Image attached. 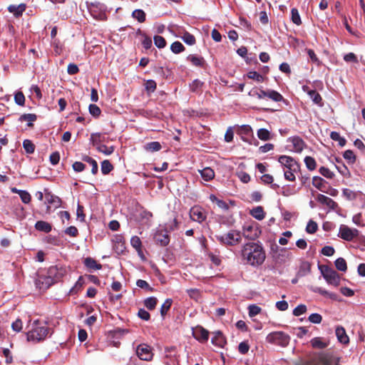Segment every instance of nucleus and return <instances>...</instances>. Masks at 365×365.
Segmentation results:
<instances>
[{"instance_id": "27", "label": "nucleus", "mask_w": 365, "mask_h": 365, "mask_svg": "<svg viewBox=\"0 0 365 365\" xmlns=\"http://www.w3.org/2000/svg\"><path fill=\"white\" fill-rule=\"evenodd\" d=\"M155 239L162 246H165L169 243V237L167 234H163L162 232H159L155 235Z\"/></svg>"}, {"instance_id": "12", "label": "nucleus", "mask_w": 365, "mask_h": 365, "mask_svg": "<svg viewBox=\"0 0 365 365\" xmlns=\"http://www.w3.org/2000/svg\"><path fill=\"white\" fill-rule=\"evenodd\" d=\"M190 217L193 221L200 223L205 220L206 213L202 207L195 206L190 210Z\"/></svg>"}, {"instance_id": "64", "label": "nucleus", "mask_w": 365, "mask_h": 365, "mask_svg": "<svg viewBox=\"0 0 365 365\" xmlns=\"http://www.w3.org/2000/svg\"><path fill=\"white\" fill-rule=\"evenodd\" d=\"M249 349H250V346L247 342L242 341V342L240 343V344L238 346V350H239L240 353H241L242 354H245L248 352Z\"/></svg>"}, {"instance_id": "1", "label": "nucleus", "mask_w": 365, "mask_h": 365, "mask_svg": "<svg viewBox=\"0 0 365 365\" xmlns=\"http://www.w3.org/2000/svg\"><path fill=\"white\" fill-rule=\"evenodd\" d=\"M242 262L252 267L261 265L265 260L266 254L261 245L257 242L245 244L240 252Z\"/></svg>"}, {"instance_id": "32", "label": "nucleus", "mask_w": 365, "mask_h": 365, "mask_svg": "<svg viewBox=\"0 0 365 365\" xmlns=\"http://www.w3.org/2000/svg\"><path fill=\"white\" fill-rule=\"evenodd\" d=\"M210 199L212 202H215L220 208L224 210H228V205L225 201L218 199L215 195H211L210 196Z\"/></svg>"}, {"instance_id": "7", "label": "nucleus", "mask_w": 365, "mask_h": 365, "mask_svg": "<svg viewBox=\"0 0 365 365\" xmlns=\"http://www.w3.org/2000/svg\"><path fill=\"white\" fill-rule=\"evenodd\" d=\"M359 230L355 228H350L346 225H341L338 236L346 241H352L358 237Z\"/></svg>"}, {"instance_id": "26", "label": "nucleus", "mask_w": 365, "mask_h": 365, "mask_svg": "<svg viewBox=\"0 0 365 365\" xmlns=\"http://www.w3.org/2000/svg\"><path fill=\"white\" fill-rule=\"evenodd\" d=\"M25 5L20 4L19 6L11 5L9 6L8 9L11 13H13L15 16H19L22 14V13L25 10Z\"/></svg>"}, {"instance_id": "58", "label": "nucleus", "mask_w": 365, "mask_h": 365, "mask_svg": "<svg viewBox=\"0 0 365 365\" xmlns=\"http://www.w3.org/2000/svg\"><path fill=\"white\" fill-rule=\"evenodd\" d=\"M188 59L192 62V63L196 66H202L203 64V58H199L195 56H190Z\"/></svg>"}, {"instance_id": "55", "label": "nucleus", "mask_w": 365, "mask_h": 365, "mask_svg": "<svg viewBox=\"0 0 365 365\" xmlns=\"http://www.w3.org/2000/svg\"><path fill=\"white\" fill-rule=\"evenodd\" d=\"M307 311V307L304 304H299L293 310V314L296 317H299Z\"/></svg>"}, {"instance_id": "24", "label": "nucleus", "mask_w": 365, "mask_h": 365, "mask_svg": "<svg viewBox=\"0 0 365 365\" xmlns=\"http://www.w3.org/2000/svg\"><path fill=\"white\" fill-rule=\"evenodd\" d=\"M252 216L258 220H262L264 218L265 213L262 207L258 206L253 208L250 212Z\"/></svg>"}, {"instance_id": "48", "label": "nucleus", "mask_w": 365, "mask_h": 365, "mask_svg": "<svg viewBox=\"0 0 365 365\" xmlns=\"http://www.w3.org/2000/svg\"><path fill=\"white\" fill-rule=\"evenodd\" d=\"M154 43L159 48H163L166 46L165 39L161 36H154Z\"/></svg>"}, {"instance_id": "28", "label": "nucleus", "mask_w": 365, "mask_h": 365, "mask_svg": "<svg viewBox=\"0 0 365 365\" xmlns=\"http://www.w3.org/2000/svg\"><path fill=\"white\" fill-rule=\"evenodd\" d=\"M36 120V115L33 113L24 114L20 116L19 120L28 122V126L31 127L33 125V122Z\"/></svg>"}, {"instance_id": "59", "label": "nucleus", "mask_w": 365, "mask_h": 365, "mask_svg": "<svg viewBox=\"0 0 365 365\" xmlns=\"http://www.w3.org/2000/svg\"><path fill=\"white\" fill-rule=\"evenodd\" d=\"M89 112L94 117H98L101 114V109L95 104L89 106Z\"/></svg>"}, {"instance_id": "43", "label": "nucleus", "mask_w": 365, "mask_h": 365, "mask_svg": "<svg viewBox=\"0 0 365 365\" xmlns=\"http://www.w3.org/2000/svg\"><path fill=\"white\" fill-rule=\"evenodd\" d=\"M132 16L134 19H136L139 22H143L145 20V14L143 10L136 9L135 10Z\"/></svg>"}, {"instance_id": "14", "label": "nucleus", "mask_w": 365, "mask_h": 365, "mask_svg": "<svg viewBox=\"0 0 365 365\" xmlns=\"http://www.w3.org/2000/svg\"><path fill=\"white\" fill-rule=\"evenodd\" d=\"M53 283V279L50 277L40 276L36 280V285L40 289H48Z\"/></svg>"}, {"instance_id": "61", "label": "nucleus", "mask_w": 365, "mask_h": 365, "mask_svg": "<svg viewBox=\"0 0 365 365\" xmlns=\"http://www.w3.org/2000/svg\"><path fill=\"white\" fill-rule=\"evenodd\" d=\"M335 252V250L333 247L331 246H325L322 250V254L327 256L331 257L332 256Z\"/></svg>"}, {"instance_id": "30", "label": "nucleus", "mask_w": 365, "mask_h": 365, "mask_svg": "<svg viewBox=\"0 0 365 365\" xmlns=\"http://www.w3.org/2000/svg\"><path fill=\"white\" fill-rule=\"evenodd\" d=\"M308 94L310 97V98L312 100V101L319 106H322V98L319 93H317L314 90H312L308 91Z\"/></svg>"}, {"instance_id": "22", "label": "nucleus", "mask_w": 365, "mask_h": 365, "mask_svg": "<svg viewBox=\"0 0 365 365\" xmlns=\"http://www.w3.org/2000/svg\"><path fill=\"white\" fill-rule=\"evenodd\" d=\"M35 228L38 231H41L46 233L50 232L52 230L51 224L42 220L36 222L35 224Z\"/></svg>"}, {"instance_id": "44", "label": "nucleus", "mask_w": 365, "mask_h": 365, "mask_svg": "<svg viewBox=\"0 0 365 365\" xmlns=\"http://www.w3.org/2000/svg\"><path fill=\"white\" fill-rule=\"evenodd\" d=\"M14 101L15 103L21 106H24L25 104V96L21 91H17L14 95Z\"/></svg>"}, {"instance_id": "53", "label": "nucleus", "mask_w": 365, "mask_h": 365, "mask_svg": "<svg viewBox=\"0 0 365 365\" xmlns=\"http://www.w3.org/2000/svg\"><path fill=\"white\" fill-rule=\"evenodd\" d=\"M145 88L147 92L153 93L156 89V83L153 80H148L145 82Z\"/></svg>"}, {"instance_id": "37", "label": "nucleus", "mask_w": 365, "mask_h": 365, "mask_svg": "<svg viewBox=\"0 0 365 365\" xmlns=\"http://www.w3.org/2000/svg\"><path fill=\"white\" fill-rule=\"evenodd\" d=\"M173 304V300L171 299H167L164 303L162 304L160 308V314L162 317H164L167 312L170 309V307Z\"/></svg>"}, {"instance_id": "11", "label": "nucleus", "mask_w": 365, "mask_h": 365, "mask_svg": "<svg viewBox=\"0 0 365 365\" xmlns=\"http://www.w3.org/2000/svg\"><path fill=\"white\" fill-rule=\"evenodd\" d=\"M46 202L45 203L47 205L46 207V212L50 213L51 208L56 209L61 206V199L53 195H51V193L48 192L45 195Z\"/></svg>"}, {"instance_id": "47", "label": "nucleus", "mask_w": 365, "mask_h": 365, "mask_svg": "<svg viewBox=\"0 0 365 365\" xmlns=\"http://www.w3.org/2000/svg\"><path fill=\"white\" fill-rule=\"evenodd\" d=\"M247 77L250 79H253L257 82H263L264 77L258 73L257 71H250L247 73Z\"/></svg>"}, {"instance_id": "4", "label": "nucleus", "mask_w": 365, "mask_h": 365, "mask_svg": "<svg viewBox=\"0 0 365 365\" xmlns=\"http://www.w3.org/2000/svg\"><path fill=\"white\" fill-rule=\"evenodd\" d=\"M266 341L277 346L286 347L289 344L290 336L283 331H273L267 336Z\"/></svg>"}, {"instance_id": "42", "label": "nucleus", "mask_w": 365, "mask_h": 365, "mask_svg": "<svg viewBox=\"0 0 365 365\" xmlns=\"http://www.w3.org/2000/svg\"><path fill=\"white\" fill-rule=\"evenodd\" d=\"M324 182L325 180L322 179L321 177L314 176L312 178V185L320 190H322V187H324Z\"/></svg>"}, {"instance_id": "16", "label": "nucleus", "mask_w": 365, "mask_h": 365, "mask_svg": "<svg viewBox=\"0 0 365 365\" xmlns=\"http://www.w3.org/2000/svg\"><path fill=\"white\" fill-rule=\"evenodd\" d=\"M214 336L212 338V343L215 346L220 348H223L226 344V339L220 331H215L213 333Z\"/></svg>"}, {"instance_id": "2", "label": "nucleus", "mask_w": 365, "mask_h": 365, "mask_svg": "<svg viewBox=\"0 0 365 365\" xmlns=\"http://www.w3.org/2000/svg\"><path fill=\"white\" fill-rule=\"evenodd\" d=\"M51 329L46 322H41L35 320L32 324V328L26 334L27 340L34 342H39L46 339L50 334Z\"/></svg>"}, {"instance_id": "5", "label": "nucleus", "mask_w": 365, "mask_h": 365, "mask_svg": "<svg viewBox=\"0 0 365 365\" xmlns=\"http://www.w3.org/2000/svg\"><path fill=\"white\" fill-rule=\"evenodd\" d=\"M248 95L252 97H257L259 99L267 97L275 102H280L283 100V96L276 91L274 90H251Z\"/></svg>"}, {"instance_id": "33", "label": "nucleus", "mask_w": 365, "mask_h": 365, "mask_svg": "<svg viewBox=\"0 0 365 365\" xmlns=\"http://www.w3.org/2000/svg\"><path fill=\"white\" fill-rule=\"evenodd\" d=\"M113 170V165L108 160H104L101 163V172L103 175H108Z\"/></svg>"}, {"instance_id": "56", "label": "nucleus", "mask_w": 365, "mask_h": 365, "mask_svg": "<svg viewBox=\"0 0 365 365\" xmlns=\"http://www.w3.org/2000/svg\"><path fill=\"white\" fill-rule=\"evenodd\" d=\"M136 284L138 287L145 289L149 292L153 291V289L149 285V284L143 279H138L136 282Z\"/></svg>"}, {"instance_id": "8", "label": "nucleus", "mask_w": 365, "mask_h": 365, "mask_svg": "<svg viewBox=\"0 0 365 365\" xmlns=\"http://www.w3.org/2000/svg\"><path fill=\"white\" fill-rule=\"evenodd\" d=\"M136 354L143 361H151L153 356L151 347L146 344H139L136 348Z\"/></svg>"}, {"instance_id": "25", "label": "nucleus", "mask_w": 365, "mask_h": 365, "mask_svg": "<svg viewBox=\"0 0 365 365\" xmlns=\"http://www.w3.org/2000/svg\"><path fill=\"white\" fill-rule=\"evenodd\" d=\"M200 174L203 180L210 181L215 177V172L210 168H205L200 170Z\"/></svg>"}, {"instance_id": "23", "label": "nucleus", "mask_w": 365, "mask_h": 365, "mask_svg": "<svg viewBox=\"0 0 365 365\" xmlns=\"http://www.w3.org/2000/svg\"><path fill=\"white\" fill-rule=\"evenodd\" d=\"M84 264L87 268L92 270L100 269L102 267L101 264L91 257H86L84 259Z\"/></svg>"}, {"instance_id": "54", "label": "nucleus", "mask_w": 365, "mask_h": 365, "mask_svg": "<svg viewBox=\"0 0 365 365\" xmlns=\"http://www.w3.org/2000/svg\"><path fill=\"white\" fill-rule=\"evenodd\" d=\"M297 170H289V169H284V178L287 180H289V181H294L295 178H296L294 173L297 172Z\"/></svg>"}, {"instance_id": "10", "label": "nucleus", "mask_w": 365, "mask_h": 365, "mask_svg": "<svg viewBox=\"0 0 365 365\" xmlns=\"http://www.w3.org/2000/svg\"><path fill=\"white\" fill-rule=\"evenodd\" d=\"M278 161L284 167V169L298 170L299 168V164L292 157L282 155L279 158Z\"/></svg>"}, {"instance_id": "18", "label": "nucleus", "mask_w": 365, "mask_h": 365, "mask_svg": "<svg viewBox=\"0 0 365 365\" xmlns=\"http://www.w3.org/2000/svg\"><path fill=\"white\" fill-rule=\"evenodd\" d=\"M317 200L321 204L325 205L331 209H334L337 206V204L331 198L322 194H319L317 195Z\"/></svg>"}, {"instance_id": "34", "label": "nucleus", "mask_w": 365, "mask_h": 365, "mask_svg": "<svg viewBox=\"0 0 365 365\" xmlns=\"http://www.w3.org/2000/svg\"><path fill=\"white\" fill-rule=\"evenodd\" d=\"M257 137L262 140H268L271 138V134L268 130L260 128L257 130Z\"/></svg>"}, {"instance_id": "41", "label": "nucleus", "mask_w": 365, "mask_h": 365, "mask_svg": "<svg viewBox=\"0 0 365 365\" xmlns=\"http://www.w3.org/2000/svg\"><path fill=\"white\" fill-rule=\"evenodd\" d=\"M181 38L184 42L188 45H193L195 43V38L188 32H185Z\"/></svg>"}, {"instance_id": "19", "label": "nucleus", "mask_w": 365, "mask_h": 365, "mask_svg": "<svg viewBox=\"0 0 365 365\" xmlns=\"http://www.w3.org/2000/svg\"><path fill=\"white\" fill-rule=\"evenodd\" d=\"M130 244L137 251L138 255L143 259L144 255L142 250V242L138 236H133L130 239Z\"/></svg>"}, {"instance_id": "17", "label": "nucleus", "mask_w": 365, "mask_h": 365, "mask_svg": "<svg viewBox=\"0 0 365 365\" xmlns=\"http://www.w3.org/2000/svg\"><path fill=\"white\" fill-rule=\"evenodd\" d=\"M310 344L314 349H322L328 346L329 341L322 337H314L310 341Z\"/></svg>"}, {"instance_id": "49", "label": "nucleus", "mask_w": 365, "mask_h": 365, "mask_svg": "<svg viewBox=\"0 0 365 365\" xmlns=\"http://www.w3.org/2000/svg\"><path fill=\"white\" fill-rule=\"evenodd\" d=\"M317 229H318V225L314 221L309 220L308 222L307 227H306L307 232H308L309 234H314L317 232Z\"/></svg>"}, {"instance_id": "35", "label": "nucleus", "mask_w": 365, "mask_h": 365, "mask_svg": "<svg viewBox=\"0 0 365 365\" xmlns=\"http://www.w3.org/2000/svg\"><path fill=\"white\" fill-rule=\"evenodd\" d=\"M334 264L338 270L341 271V272L346 271L347 265H346V260L344 258L339 257V258L336 259Z\"/></svg>"}, {"instance_id": "29", "label": "nucleus", "mask_w": 365, "mask_h": 365, "mask_svg": "<svg viewBox=\"0 0 365 365\" xmlns=\"http://www.w3.org/2000/svg\"><path fill=\"white\" fill-rule=\"evenodd\" d=\"M161 145L159 142H150L144 145L145 150L150 152L158 151L161 149Z\"/></svg>"}, {"instance_id": "52", "label": "nucleus", "mask_w": 365, "mask_h": 365, "mask_svg": "<svg viewBox=\"0 0 365 365\" xmlns=\"http://www.w3.org/2000/svg\"><path fill=\"white\" fill-rule=\"evenodd\" d=\"M83 160L89 163L90 164H92L91 172L93 175H95L98 173V164L95 160H93V158H91L88 156H86V157L83 158Z\"/></svg>"}, {"instance_id": "9", "label": "nucleus", "mask_w": 365, "mask_h": 365, "mask_svg": "<svg viewBox=\"0 0 365 365\" xmlns=\"http://www.w3.org/2000/svg\"><path fill=\"white\" fill-rule=\"evenodd\" d=\"M288 143L289 149L296 153H301L305 146L304 140L298 136L289 138Z\"/></svg>"}, {"instance_id": "38", "label": "nucleus", "mask_w": 365, "mask_h": 365, "mask_svg": "<svg viewBox=\"0 0 365 365\" xmlns=\"http://www.w3.org/2000/svg\"><path fill=\"white\" fill-rule=\"evenodd\" d=\"M330 137L333 140L338 141L340 146L343 147L345 145L346 140L342 138L339 133L333 131L331 133Z\"/></svg>"}, {"instance_id": "3", "label": "nucleus", "mask_w": 365, "mask_h": 365, "mask_svg": "<svg viewBox=\"0 0 365 365\" xmlns=\"http://www.w3.org/2000/svg\"><path fill=\"white\" fill-rule=\"evenodd\" d=\"M216 238L224 245L235 246L241 242L242 235L240 232L232 230L225 234L217 235Z\"/></svg>"}, {"instance_id": "36", "label": "nucleus", "mask_w": 365, "mask_h": 365, "mask_svg": "<svg viewBox=\"0 0 365 365\" xmlns=\"http://www.w3.org/2000/svg\"><path fill=\"white\" fill-rule=\"evenodd\" d=\"M291 19L292 22L297 26H299L302 24L299 11L295 8H293L291 10Z\"/></svg>"}, {"instance_id": "50", "label": "nucleus", "mask_w": 365, "mask_h": 365, "mask_svg": "<svg viewBox=\"0 0 365 365\" xmlns=\"http://www.w3.org/2000/svg\"><path fill=\"white\" fill-rule=\"evenodd\" d=\"M248 310L249 316L252 317L259 314L262 311V309L257 305L252 304L248 307Z\"/></svg>"}, {"instance_id": "40", "label": "nucleus", "mask_w": 365, "mask_h": 365, "mask_svg": "<svg viewBox=\"0 0 365 365\" xmlns=\"http://www.w3.org/2000/svg\"><path fill=\"white\" fill-rule=\"evenodd\" d=\"M23 147L27 153L31 154L34 152L35 145L30 140H24Z\"/></svg>"}, {"instance_id": "46", "label": "nucleus", "mask_w": 365, "mask_h": 365, "mask_svg": "<svg viewBox=\"0 0 365 365\" xmlns=\"http://www.w3.org/2000/svg\"><path fill=\"white\" fill-rule=\"evenodd\" d=\"M158 300L155 297H148L147 298L144 304L148 309H155L156 304H157Z\"/></svg>"}, {"instance_id": "21", "label": "nucleus", "mask_w": 365, "mask_h": 365, "mask_svg": "<svg viewBox=\"0 0 365 365\" xmlns=\"http://www.w3.org/2000/svg\"><path fill=\"white\" fill-rule=\"evenodd\" d=\"M336 335L337 336L338 340L342 344H348L349 343V337L346 335V331L344 328L342 327H337L336 329Z\"/></svg>"}, {"instance_id": "31", "label": "nucleus", "mask_w": 365, "mask_h": 365, "mask_svg": "<svg viewBox=\"0 0 365 365\" xmlns=\"http://www.w3.org/2000/svg\"><path fill=\"white\" fill-rule=\"evenodd\" d=\"M96 148L98 152L102 153L106 155H111L115 150L113 146H107L104 144H102Z\"/></svg>"}, {"instance_id": "45", "label": "nucleus", "mask_w": 365, "mask_h": 365, "mask_svg": "<svg viewBox=\"0 0 365 365\" xmlns=\"http://www.w3.org/2000/svg\"><path fill=\"white\" fill-rule=\"evenodd\" d=\"M170 49L175 53H180L184 51L185 47L180 41H175L171 44Z\"/></svg>"}, {"instance_id": "63", "label": "nucleus", "mask_w": 365, "mask_h": 365, "mask_svg": "<svg viewBox=\"0 0 365 365\" xmlns=\"http://www.w3.org/2000/svg\"><path fill=\"white\" fill-rule=\"evenodd\" d=\"M12 329L16 332H19L21 331L23 328V324L21 319H17L15 322H14L11 324Z\"/></svg>"}, {"instance_id": "20", "label": "nucleus", "mask_w": 365, "mask_h": 365, "mask_svg": "<svg viewBox=\"0 0 365 365\" xmlns=\"http://www.w3.org/2000/svg\"><path fill=\"white\" fill-rule=\"evenodd\" d=\"M90 140L92 143L93 145L96 148V147L103 144L104 142H106V137H105V135H103L99 133H92L91 135Z\"/></svg>"}, {"instance_id": "13", "label": "nucleus", "mask_w": 365, "mask_h": 365, "mask_svg": "<svg viewBox=\"0 0 365 365\" xmlns=\"http://www.w3.org/2000/svg\"><path fill=\"white\" fill-rule=\"evenodd\" d=\"M194 337L199 341L204 343L208 340L209 331L202 327H197L192 332Z\"/></svg>"}, {"instance_id": "62", "label": "nucleus", "mask_w": 365, "mask_h": 365, "mask_svg": "<svg viewBox=\"0 0 365 365\" xmlns=\"http://www.w3.org/2000/svg\"><path fill=\"white\" fill-rule=\"evenodd\" d=\"M19 196L21 197V201L24 203L28 204L30 202L31 197V195L27 191L23 190L22 192H21Z\"/></svg>"}, {"instance_id": "51", "label": "nucleus", "mask_w": 365, "mask_h": 365, "mask_svg": "<svg viewBox=\"0 0 365 365\" xmlns=\"http://www.w3.org/2000/svg\"><path fill=\"white\" fill-rule=\"evenodd\" d=\"M319 172L322 175L329 179H332L334 176L333 172H331L329 168L325 167H321L319 170Z\"/></svg>"}, {"instance_id": "6", "label": "nucleus", "mask_w": 365, "mask_h": 365, "mask_svg": "<svg viewBox=\"0 0 365 365\" xmlns=\"http://www.w3.org/2000/svg\"><path fill=\"white\" fill-rule=\"evenodd\" d=\"M321 272L327 283L337 287L340 282V277L337 272L328 266L320 267Z\"/></svg>"}, {"instance_id": "39", "label": "nucleus", "mask_w": 365, "mask_h": 365, "mask_svg": "<svg viewBox=\"0 0 365 365\" xmlns=\"http://www.w3.org/2000/svg\"><path fill=\"white\" fill-rule=\"evenodd\" d=\"M304 163L309 170H314L316 169L317 163L314 158L310 156H307L304 158Z\"/></svg>"}, {"instance_id": "60", "label": "nucleus", "mask_w": 365, "mask_h": 365, "mask_svg": "<svg viewBox=\"0 0 365 365\" xmlns=\"http://www.w3.org/2000/svg\"><path fill=\"white\" fill-rule=\"evenodd\" d=\"M322 320V317L317 313L312 314L309 317V321L314 324H319Z\"/></svg>"}, {"instance_id": "15", "label": "nucleus", "mask_w": 365, "mask_h": 365, "mask_svg": "<svg viewBox=\"0 0 365 365\" xmlns=\"http://www.w3.org/2000/svg\"><path fill=\"white\" fill-rule=\"evenodd\" d=\"M243 235L246 238L254 239L258 236L257 228L252 225H247L243 227Z\"/></svg>"}, {"instance_id": "57", "label": "nucleus", "mask_w": 365, "mask_h": 365, "mask_svg": "<svg viewBox=\"0 0 365 365\" xmlns=\"http://www.w3.org/2000/svg\"><path fill=\"white\" fill-rule=\"evenodd\" d=\"M344 158L348 160L350 163H353L355 162L356 156L354 152L351 150H347L344 153Z\"/></svg>"}]
</instances>
